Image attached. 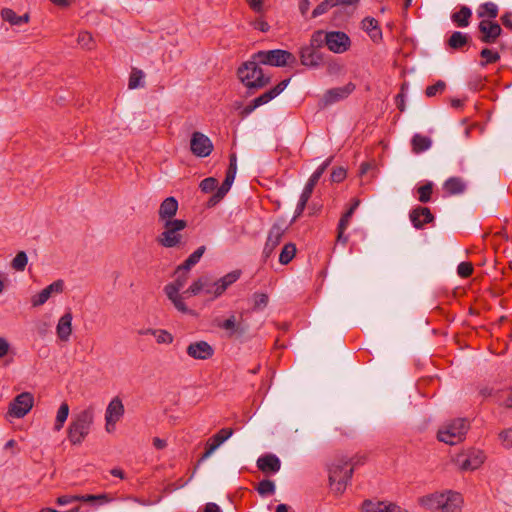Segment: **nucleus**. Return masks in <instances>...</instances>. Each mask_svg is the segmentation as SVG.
<instances>
[{
	"label": "nucleus",
	"mask_w": 512,
	"mask_h": 512,
	"mask_svg": "<svg viewBox=\"0 0 512 512\" xmlns=\"http://www.w3.org/2000/svg\"><path fill=\"white\" fill-rule=\"evenodd\" d=\"M241 275V271L234 270L227 273L218 280H212L209 276H201L195 280L188 289L184 291L185 295H198L204 292L211 295V299L220 297L229 286L235 283Z\"/></svg>",
	"instance_id": "f257e3e1"
},
{
	"label": "nucleus",
	"mask_w": 512,
	"mask_h": 512,
	"mask_svg": "<svg viewBox=\"0 0 512 512\" xmlns=\"http://www.w3.org/2000/svg\"><path fill=\"white\" fill-rule=\"evenodd\" d=\"M260 64L252 55L250 60L243 62L237 69V77L246 87V96L255 94L271 82V77L264 74Z\"/></svg>",
	"instance_id": "f03ea898"
},
{
	"label": "nucleus",
	"mask_w": 512,
	"mask_h": 512,
	"mask_svg": "<svg viewBox=\"0 0 512 512\" xmlns=\"http://www.w3.org/2000/svg\"><path fill=\"white\" fill-rule=\"evenodd\" d=\"M95 409L92 406L74 414L67 429V437L72 445H80L89 435L94 422Z\"/></svg>",
	"instance_id": "7ed1b4c3"
},
{
	"label": "nucleus",
	"mask_w": 512,
	"mask_h": 512,
	"mask_svg": "<svg viewBox=\"0 0 512 512\" xmlns=\"http://www.w3.org/2000/svg\"><path fill=\"white\" fill-rule=\"evenodd\" d=\"M346 457L336 459L328 466L329 484L332 491L341 495L353 476V466L348 468Z\"/></svg>",
	"instance_id": "20e7f679"
},
{
	"label": "nucleus",
	"mask_w": 512,
	"mask_h": 512,
	"mask_svg": "<svg viewBox=\"0 0 512 512\" xmlns=\"http://www.w3.org/2000/svg\"><path fill=\"white\" fill-rule=\"evenodd\" d=\"M161 223L163 224L164 231L156 238L158 244L165 248L179 246L182 242V235L180 234V231L187 227V221L183 219H174Z\"/></svg>",
	"instance_id": "39448f33"
},
{
	"label": "nucleus",
	"mask_w": 512,
	"mask_h": 512,
	"mask_svg": "<svg viewBox=\"0 0 512 512\" xmlns=\"http://www.w3.org/2000/svg\"><path fill=\"white\" fill-rule=\"evenodd\" d=\"M253 59L263 65L274 67L293 66L297 63L296 56L293 53L282 49L258 51L253 54Z\"/></svg>",
	"instance_id": "423d86ee"
},
{
	"label": "nucleus",
	"mask_w": 512,
	"mask_h": 512,
	"mask_svg": "<svg viewBox=\"0 0 512 512\" xmlns=\"http://www.w3.org/2000/svg\"><path fill=\"white\" fill-rule=\"evenodd\" d=\"M469 424L465 418H458L449 423L445 430H439L437 438L439 441L454 445L461 441L467 433Z\"/></svg>",
	"instance_id": "0eeeda50"
},
{
	"label": "nucleus",
	"mask_w": 512,
	"mask_h": 512,
	"mask_svg": "<svg viewBox=\"0 0 512 512\" xmlns=\"http://www.w3.org/2000/svg\"><path fill=\"white\" fill-rule=\"evenodd\" d=\"M34 405V397L30 392L18 394L9 404L7 415L13 418H23Z\"/></svg>",
	"instance_id": "6e6552de"
},
{
	"label": "nucleus",
	"mask_w": 512,
	"mask_h": 512,
	"mask_svg": "<svg viewBox=\"0 0 512 512\" xmlns=\"http://www.w3.org/2000/svg\"><path fill=\"white\" fill-rule=\"evenodd\" d=\"M485 459L481 450L470 449L466 453L458 454L455 463L462 471H473L479 468Z\"/></svg>",
	"instance_id": "1a4fd4ad"
},
{
	"label": "nucleus",
	"mask_w": 512,
	"mask_h": 512,
	"mask_svg": "<svg viewBox=\"0 0 512 512\" xmlns=\"http://www.w3.org/2000/svg\"><path fill=\"white\" fill-rule=\"evenodd\" d=\"M190 149L195 156L204 158L213 151V143L208 136L196 131L191 136Z\"/></svg>",
	"instance_id": "9d476101"
},
{
	"label": "nucleus",
	"mask_w": 512,
	"mask_h": 512,
	"mask_svg": "<svg viewBox=\"0 0 512 512\" xmlns=\"http://www.w3.org/2000/svg\"><path fill=\"white\" fill-rule=\"evenodd\" d=\"M300 63L308 68H319L324 64L325 55L319 49L305 45L299 50Z\"/></svg>",
	"instance_id": "9b49d317"
},
{
	"label": "nucleus",
	"mask_w": 512,
	"mask_h": 512,
	"mask_svg": "<svg viewBox=\"0 0 512 512\" xmlns=\"http://www.w3.org/2000/svg\"><path fill=\"white\" fill-rule=\"evenodd\" d=\"M327 47L333 53H344L351 45L349 36L342 31H330L327 32Z\"/></svg>",
	"instance_id": "f8f14e48"
},
{
	"label": "nucleus",
	"mask_w": 512,
	"mask_h": 512,
	"mask_svg": "<svg viewBox=\"0 0 512 512\" xmlns=\"http://www.w3.org/2000/svg\"><path fill=\"white\" fill-rule=\"evenodd\" d=\"M286 227L278 223H274L270 228L265 246L263 248V258L266 261L274 252L275 248L282 241V237L286 231Z\"/></svg>",
	"instance_id": "ddd939ff"
},
{
	"label": "nucleus",
	"mask_w": 512,
	"mask_h": 512,
	"mask_svg": "<svg viewBox=\"0 0 512 512\" xmlns=\"http://www.w3.org/2000/svg\"><path fill=\"white\" fill-rule=\"evenodd\" d=\"M481 36L479 40L485 44H493L497 41L502 33L501 26L491 20H482L478 25Z\"/></svg>",
	"instance_id": "4468645a"
},
{
	"label": "nucleus",
	"mask_w": 512,
	"mask_h": 512,
	"mask_svg": "<svg viewBox=\"0 0 512 512\" xmlns=\"http://www.w3.org/2000/svg\"><path fill=\"white\" fill-rule=\"evenodd\" d=\"M356 86L354 83L349 82L343 87L331 88L325 92L322 98L324 106L331 105L340 100L347 98L354 90Z\"/></svg>",
	"instance_id": "2eb2a0df"
},
{
	"label": "nucleus",
	"mask_w": 512,
	"mask_h": 512,
	"mask_svg": "<svg viewBox=\"0 0 512 512\" xmlns=\"http://www.w3.org/2000/svg\"><path fill=\"white\" fill-rule=\"evenodd\" d=\"M186 353L196 360H207L214 355L213 347L206 341H196L190 343L186 348Z\"/></svg>",
	"instance_id": "dca6fc26"
},
{
	"label": "nucleus",
	"mask_w": 512,
	"mask_h": 512,
	"mask_svg": "<svg viewBox=\"0 0 512 512\" xmlns=\"http://www.w3.org/2000/svg\"><path fill=\"white\" fill-rule=\"evenodd\" d=\"M64 290V281L59 279L45 287L39 293L35 294L31 298V304L33 307H39L45 304L53 293H62Z\"/></svg>",
	"instance_id": "f3484780"
},
{
	"label": "nucleus",
	"mask_w": 512,
	"mask_h": 512,
	"mask_svg": "<svg viewBox=\"0 0 512 512\" xmlns=\"http://www.w3.org/2000/svg\"><path fill=\"white\" fill-rule=\"evenodd\" d=\"M124 411V405L119 397L110 401L105 412L106 430L108 432H110L109 426H114L123 416Z\"/></svg>",
	"instance_id": "a211bd4d"
},
{
	"label": "nucleus",
	"mask_w": 512,
	"mask_h": 512,
	"mask_svg": "<svg viewBox=\"0 0 512 512\" xmlns=\"http://www.w3.org/2000/svg\"><path fill=\"white\" fill-rule=\"evenodd\" d=\"M409 218L416 229H422L425 224L432 223L435 219L431 210L423 206L413 208L409 213Z\"/></svg>",
	"instance_id": "6ab92c4d"
},
{
	"label": "nucleus",
	"mask_w": 512,
	"mask_h": 512,
	"mask_svg": "<svg viewBox=\"0 0 512 512\" xmlns=\"http://www.w3.org/2000/svg\"><path fill=\"white\" fill-rule=\"evenodd\" d=\"M178 206V201L175 197L170 196L165 198L160 204L158 210L159 222L174 220L173 217L176 215L178 211Z\"/></svg>",
	"instance_id": "aec40b11"
},
{
	"label": "nucleus",
	"mask_w": 512,
	"mask_h": 512,
	"mask_svg": "<svg viewBox=\"0 0 512 512\" xmlns=\"http://www.w3.org/2000/svg\"><path fill=\"white\" fill-rule=\"evenodd\" d=\"M447 495L448 490L445 492H435L421 497L419 503L421 506L431 511L441 510Z\"/></svg>",
	"instance_id": "412c9836"
},
{
	"label": "nucleus",
	"mask_w": 512,
	"mask_h": 512,
	"mask_svg": "<svg viewBox=\"0 0 512 512\" xmlns=\"http://www.w3.org/2000/svg\"><path fill=\"white\" fill-rule=\"evenodd\" d=\"M257 467L263 473H277L281 468V462L276 455L266 454L258 458Z\"/></svg>",
	"instance_id": "4be33fe9"
},
{
	"label": "nucleus",
	"mask_w": 512,
	"mask_h": 512,
	"mask_svg": "<svg viewBox=\"0 0 512 512\" xmlns=\"http://www.w3.org/2000/svg\"><path fill=\"white\" fill-rule=\"evenodd\" d=\"M73 315L70 310L62 315L56 326V333L61 341H68L72 334Z\"/></svg>",
	"instance_id": "5701e85b"
},
{
	"label": "nucleus",
	"mask_w": 512,
	"mask_h": 512,
	"mask_svg": "<svg viewBox=\"0 0 512 512\" xmlns=\"http://www.w3.org/2000/svg\"><path fill=\"white\" fill-rule=\"evenodd\" d=\"M358 0H324L319 5H317L312 11L311 18H317L325 13H327L331 8L338 6H349L353 5Z\"/></svg>",
	"instance_id": "b1692460"
},
{
	"label": "nucleus",
	"mask_w": 512,
	"mask_h": 512,
	"mask_svg": "<svg viewBox=\"0 0 512 512\" xmlns=\"http://www.w3.org/2000/svg\"><path fill=\"white\" fill-rule=\"evenodd\" d=\"M463 498L460 493L448 490V495L442 506V512H461Z\"/></svg>",
	"instance_id": "393cba45"
},
{
	"label": "nucleus",
	"mask_w": 512,
	"mask_h": 512,
	"mask_svg": "<svg viewBox=\"0 0 512 512\" xmlns=\"http://www.w3.org/2000/svg\"><path fill=\"white\" fill-rule=\"evenodd\" d=\"M362 29L366 31L373 42L382 40V31L378 21L373 17H366L362 20Z\"/></svg>",
	"instance_id": "a878e982"
},
{
	"label": "nucleus",
	"mask_w": 512,
	"mask_h": 512,
	"mask_svg": "<svg viewBox=\"0 0 512 512\" xmlns=\"http://www.w3.org/2000/svg\"><path fill=\"white\" fill-rule=\"evenodd\" d=\"M472 17V10L468 6H461L459 11L452 13V22L461 28L467 27L470 24Z\"/></svg>",
	"instance_id": "bb28decb"
},
{
	"label": "nucleus",
	"mask_w": 512,
	"mask_h": 512,
	"mask_svg": "<svg viewBox=\"0 0 512 512\" xmlns=\"http://www.w3.org/2000/svg\"><path fill=\"white\" fill-rule=\"evenodd\" d=\"M1 16L4 21H7L8 23H10L11 25H14V26H19L24 23H28L29 19H30V16L28 13H25L22 16H18L15 13V11L10 8L2 9Z\"/></svg>",
	"instance_id": "cd10ccee"
},
{
	"label": "nucleus",
	"mask_w": 512,
	"mask_h": 512,
	"mask_svg": "<svg viewBox=\"0 0 512 512\" xmlns=\"http://www.w3.org/2000/svg\"><path fill=\"white\" fill-rule=\"evenodd\" d=\"M443 189L449 195H457V194H461L465 191L466 185L461 178L450 177L444 182Z\"/></svg>",
	"instance_id": "c85d7f7f"
},
{
	"label": "nucleus",
	"mask_w": 512,
	"mask_h": 512,
	"mask_svg": "<svg viewBox=\"0 0 512 512\" xmlns=\"http://www.w3.org/2000/svg\"><path fill=\"white\" fill-rule=\"evenodd\" d=\"M165 294L179 312L184 314H193L192 310H190L184 302V299L191 295H185L184 291L182 294H179V292L171 294H169V292H165Z\"/></svg>",
	"instance_id": "c756f323"
},
{
	"label": "nucleus",
	"mask_w": 512,
	"mask_h": 512,
	"mask_svg": "<svg viewBox=\"0 0 512 512\" xmlns=\"http://www.w3.org/2000/svg\"><path fill=\"white\" fill-rule=\"evenodd\" d=\"M412 151L416 154L428 150L432 145V140L428 136L415 134L411 140Z\"/></svg>",
	"instance_id": "7c9ffc66"
},
{
	"label": "nucleus",
	"mask_w": 512,
	"mask_h": 512,
	"mask_svg": "<svg viewBox=\"0 0 512 512\" xmlns=\"http://www.w3.org/2000/svg\"><path fill=\"white\" fill-rule=\"evenodd\" d=\"M175 274H176L175 280L171 283H168L164 287V292H169V294L176 293V292H179L185 286V284L189 278V274L188 273H180L177 270L175 271Z\"/></svg>",
	"instance_id": "2f4dec72"
},
{
	"label": "nucleus",
	"mask_w": 512,
	"mask_h": 512,
	"mask_svg": "<svg viewBox=\"0 0 512 512\" xmlns=\"http://www.w3.org/2000/svg\"><path fill=\"white\" fill-rule=\"evenodd\" d=\"M469 40L470 37L467 34L462 33L460 31H454L447 40V44L450 48L454 50H459L462 49L465 45H467Z\"/></svg>",
	"instance_id": "473e14b6"
},
{
	"label": "nucleus",
	"mask_w": 512,
	"mask_h": 512,
	"mask_svg": "<svg viewBox=\"0 0 512 512\" xmlns=\"http://www.w3.org/2000/svg\"><path fill=\"white\" fill-rule=\"evenodd\" d=\"M296 251L297 250H296V246L294 243L289 242V243L285 244L280 252L279 262L282 265L289 264L292 261V259L294 258Z\"/></svg>",
	"instance_id": "72a5a7b5"
},
{
	"label": "nucleus",
	"mask_w": 512,
	"mask_h": 512,
	"mask_svg": "<svg viewBox=\"0 0 512 512\" xmlns=\"http://www.w3.org/2000/svg\"><path fill=\"white\" fill-rule=\"evenodd\" d=\"M220 445L221 443L217 440V438L211 436L206 442L205 451L200 456L197 462V466H199L200 463L208 459L219 448Z\"/></svg>",
	"instance_id": "f704fd0d"
},
{
	"label": "nucleus",
	"mask_w": 512,
	"mask_h": 512,
	"mask_svg": "<svg viewBox=\"0 0 512 512\" xmlns=\"http://www.w3.org/2000/svg\"><path fill=\"white\" fill-rule=\"evenodd\" d=\"M359 204H360L359 199H356V198L353 199L351 206L345 213H343V215L341 216V218L339 220L338 226H340V229H347V227L350 224V220H351L355 210L358 208Z\"/></svg>",
	"instance_id": "c9c22d12"
},
{
	"label": "nucleus",
	"mask_w": 512,
	"mask_h": 512,
	"mask_svg": "<svg viewBox=\"0 0 512 512\" xmlns=\"http://www.w3.org/2000/svg\"><path fill=\"white\" fill-rule=\"evenodd\" d=\"M327 32H324L323 30H317L315 31L310 38V42L308 44L309 47H312L314 49H319L326 45L327 46Z\"/></svg>",
	"instance_id": "e433bc0d"
},
{
	"label": "nucleus",
	"mask_w": 512,
	"mask_h": 512,
	"mask_svg": "<svg viewBox=\"0 0 512 512\" xmlns=\"http://www.w3.org/2000/svg\"><path fill=\"white\" fill-rule=\"evenodd\" d=\"M68 415H69V405L66 402H63L60 405V407L57 411V415H56V420H55V425H54V429L56 431H60L63 428L64 423L68 418Z\"/></svg>",
	"instance_id": "4c0bfd02"
},
{
	"label": "nucleus",
	"mask_w": 512,
	"mask_h": 512,
	"mask_svg": "<svg viewBox=\"0 0 512 512\" xmlns=\"http://www.w3.org/2000/svg\"><path fill=\"white\" fill-rule=\"evenodd\" d=\"M387 502L384 501H372L370 499H366L362 503V512H385L387 508Z\"/></svg>",
	"instance_id": "58836bf2"
},
{
	"label": "nucleus",
	"mask_w": 512,
	"mask_h": 512,
	"mask_svg": "<svg viewBox=\"0 0 512 512\" xmlns=\"http://www.w3.org/2000/svg\"><path fill=\"white\" fill-rule=\"evenodd\" d=\"M329 75H339L343 70V65L332 56H325L324 64Z\"/></svg>",
	"instance_id": "ea45409f"
},
{
	"label": "nucleus",
	"mask_w": 512,
	"mask_h": 512,
	"mask_svg": "<svg viewBox=\"0 0 512 512\" xmlns=\"http://www.w3.org/2000/svg\"><path fill=\"white\" fill-rule=\"evenodd\" d=\"M480 56L484 59L480 62V66L485 67L488 64L496 63L500 60V54L489 48H483L480 52Z\"/></svg>",
	"instance_id": "a19ab883"
},
{
	"label": "nucleus",
	"mask_w": 512,
	"mask_h": 512,
	"mask_svg": "<svg viewBox=\"0 0 512 512\" xmlns=\"http://www.w3.org/2000/svg\"><path fill=\"white\" fill-rule=\"evenodd\" d=\"M143 79H144L143 71L140 69H137V68H133L131 71L130 77H129V83H128L129 89H136L138 87H143L144 86Z\"/></svg>",
	"instance_id": "79ce46f5"
},
{
	"label": "nucleus",
	"mask_w": 512,
	"mask_h": 512,
	"mask_svg": "<svg viewBox=\"0 0 512 512\" xmlns=\"http://www.w3.org/2000/svg\"><path fill=\"white\" fill-rule=\"evenodd\" d=\"M28 263L26 252L19 251L11 262V267L16 271H24Z\"/></svg>",
	"instance_id": "37998d69"
},
{
	"label": "nucleus",
	"mask_w": 512,
	"mask_h": 512,
	"mask_svg": "<svg viewBox=\"0 0 512 512\" xmlns=\"http://www.w3.org/2000/svg\"><path fill=\"white\" fill-rule=\"evenodd\" d=\"M417 192L419 194V201L421 203H428L431 201V196L433 193V183L427 182L426 184L418 187Z\"/></svg>",
	"instance_id": "c03bdc74"
},
{
	"label": "nucleus",
	"mask_w": 512,
	"mask_h": 512,
	"mask_svg": "<svg viewBox=\"0 0 512 512\" xmlns=\"http://www.w3.org/2000/svg\"><path fill=\"white\" fill-rule=\"evenodd\" d=\"M257 492L261 496L271 495L275 492V483L269 479H263L256 487Z\"/></svg>",
	"instance_id": "a18cd8bd"
},
{
	"label": "nucleus",
	"mask_w": 512,
	"mask_h": 512,
	"mask_svg": "<svg viewBox=\"0 0 512 512\" xmlns=\"http://www.w3.org/2000/svg\"><path fill=\"white\" fill-rule=\"evenodd\" d=\"M479 17H483L487 15L488 17L494 19L498 15V7L493 2H486L480 6V11L478 12Z\"/></svg>",
	"instance_id": "49530a36"
},
{
	"label": "nucleus",
	"mask_w": 512,
	"mask_h": 512,
	"mask_svg": "<svg viewBox=\"0 0 512 512\" xmlns=\"http://www.w3.org/2000/svg\"><path fill=\"white\" fill-rule=\"evenodd\" d=\"M78 44L85 49H92L93 48V37L92 35L87 31H82L78 34L77 38Z\"/></svg>",
	"instance_id": "de8ad7c7"
},
{
	"label": "nucleus",
	"mask_w": 512,
	"mask_h": 512,
	"mask_svg": "<svg viewBox=\"0 0 512 512\" xmlns=\"http://www.w3.org/2000/svg\"><path fill=\"white\" fill-rule=\"evenodd\" d=\"M153 336L156 337L158 344H171L173 342V336L167 330L157 329V331H153Z\"/></svg>",
	"instance_id": "09e8293b"
},
{
	"label": "nucleus",
	"mask_w": 512,
	"mask_h": 512,
	"mask_svg": "<svg viewBox=\"0 0 512 512\" xmlns=\"http://www.w3.org/2000/svg\"><path fill=\"white\" fill-rule=\"evenodd\" d=\"M218 186V180L214 177H207L200 182V189L204 193L213 192Z\"/></svg>",
	"instance_id": "8fccbe9b"
},
{
	"label": "nucleus",
	"mask_w": 512,
	"mask_h": 512,
	"mask_svg": "<svg viewBox=\"0 0 512 512\" xmlns=\"http://www.w3.org/2000/svg\"><path fill=\"white\" fill-rule=\"evenodd\" d=\"M446 88V83L443 80H438L435 84L430 85L425 90L427 97H434L438 93H442Z\"/></svg>",
	"instance_id": "3c124183"
},
{
	"label": "nucleus",
	"mask_w": 512,
	"mask_h": 512,
	"mask_svg": "<svg viewBox=\"0 0 512 512\" xmlns=\"http://www.w3.org/2000/svg\"><path fill=\"white\" fill-rule=\"evenodd\" d=\"M268 295L266 293H254L253 294V309L254 310H262L268 304Z\"/></svg>",
	"instance_id": "603ef678"
},
{
	"label": "nucleus",
	"mask_w": 512,
	"mask_h": 512,
	"mask_svg": "<svg viewBox=\"0 0 512 512\" xmlns=\"http://www.w3.org/2000/svg\"><path fill=\"white\" fill-rule=\"evenodd\" d=\"M457 273L461 278H468L473 273V265L470 262H461L457 267Z\"/></svg>",
	"instance_id": "864d4df0"
},
{
	"label": "nucleus",
	"mask_w": 512,
	"mask_h": 512,
	"mask_svg": "<svg viewBox=\"0 0 512 512\" xmlns=\"http://www.w3.org/2000/svg\"><path fill=\"white\" fill-rule=\"evenodd\" d=\"M346 178V170L343 167H335L333 168L330 180L334 183H340Z\"/></svg>",
	"instance_id": "5fc2aeb1"
},
{
	"label": "nucleus",
	"mask_w": 512,
	"mask_h": 512,
	"mask_svg": "<svg viewBox=\"0 0 512 512\" xmlns=\"http://www.w3.org/2000/svg\"><path fill=\"white\" fill-rule=\"evenodd\" d=\"M234 433L232 428H222L213 437H216L217 440L223 444L226 440H228Z\"/></svg>",
	"instance_id": "6e6d98bb"
},
{
	"label": "nucleus",
	"mask_w": 512,
	"mask_h": 512,
	"mask_svg": "<svg viewBox=\"0 0 512 512\" xmlns=\"http://www.w3.org/2000/svg\"><path fill=\"white\" fill-rule=\"evenodd\" d=\"M499 438H500V440L502 441V444H503L506 448H511V447H512V428H509V429L503 430V431L499 434Z\"/></svg>",
	"instance_id": "4d7b16f0"
},
{
	"label": "nucleus",
	"mask_w": 512,
	"mask_h": 512,
	"mask_svg": "<svg viewBox=\"0 0 512 512\" xmlns=\"http://www.w3.org/2000/svg\"><path fill=\"white\" fill-rule=\"evenodd\" d=\"M247 333V326L237 322L235 328L229 333V337L242 338Z\"/></svg>",
	"instance_id": "13d9d810"
},
{
	"label": "nucleus",
	"mask_w": 512,
	"mask_h": 512,
	"mask_svg": "<svg viewBox=\"0 0 512 512\" xmlns=\"http://www.w3.org/2000/svg\"><path fill=\"white\" fill-rule=\"evenodd\" d=\"M274 97L272 95V93L270 92V90L264 92L263 94H261L260 96L254 98V104L255 106H262L268 102H270L271 100H273Z\"/></svg>",
	"instance_id": "bf43d9fd"
},
{
	"label": "nucleus",
	"mask_w": 512,
	"mask_h": 512,
	"mask_svg": "<svg viewBox=\"0 0 512 512\" xmlns=\"http://www.w3.org/2000/svg\"><path fill=\"white\" fill-rule=\"evenodd\" d=\"M290 83V78L284 79L280 81L276 86L270 89V92L272 93L273 97L276 98L278 95H280L288 86Z\"/></svg>",
	"instance_id": "052dcab7"
},
{
	"label": "nucleus",
	"mask_w": 512,
	"mask_h": 512,
	"mask_svg": "<svg viewBox=\"0 0 512 512\" xmlns=\"http://www.w3.org/2000/svg\"><path fill=\"white\" fill-rule=\"evenodd\" d=\"M290 83V78L284 79L280 81L276 86L270 89V92L272 93L273 97L276 98L278 95H280L288 86Z\"/></svg>",
	"instance_id": "680f3d73"
},
{
	"label": "nucleus",
	"mask_w": 512,
	"mask_h": 512,
	"mask_svg": "<svg viewBox=\"0 0 512 512\" xmlns=\"http://www.w3.org/2000/svg\"><path fill=\"white\" fill-rule=\"evenodd\" d=\"M237 324L236 317L234 315H231L229 318L224 320L221 324L218 326L228 332V334L235 328V325Z\"/></svg>",
	"instance_id": "e2e57ef3"
},
{
	"label": "nucleus",
	"mask_w": 512,
	"mask_h": 512,
	"mask_svg": "<svg viewBox=\"0 0 512 512\" xmlns=\"http://www.w3.org/2000/svg\"><path fill=\"white\" fill-rule=\"evenodd\" d=\"M79 495H62L56 499V503L60 506L67 505L73 502H78Z\"/></svg>",
	"instance_id": "0e129e2a"
},
{
	"label": "nucleus",
	"mask_w": 512,
	"mask_h": 512,
	"mask_svg": "<svg viewBox=\"0 0 512 512\" xmlns=\"http://www.w3.org/2000/svg\"><path fill=\"white\" fill-rule=\"evenodd\" d=\"M206 251V247L204 245L198 247L189 257L188 259L191 260L195 265L200 261L201 257L203 256L204 252Z\"/></svg>",
	"instance_id": "69168bd1"
},
{
	"label": "nucleus",
	"mask_w": 512,
	"mask_h": 512,
	"mask_svg": "<svg viewBox=\"0 0 512 512\" xmlns=\"http://www.w3.org/2000/svg\"><path fill=\"white\" fill-rule=\"evenodd\" d=\"M468 85L470 89L478 91L483 87V78L481 76H475L469 81Z\"/></svg>",
	"instance_id": "338daca9"
},
{
	"label": "nucleus",
	"mask_w": 512,
	"mask_h": 512,
	"mask_svg": "<svg viewBox=\"0 0 512 512\" xmlns=\"http://www.w3.org/2000/svg\"><path fill=\"white\" fill-rule=\"evenodd\" d=\"M501 22L502 24L512 30V12H506L501 16Z\"/></svg>",
	"instance_id": "774afa93"
}]
</instances>
